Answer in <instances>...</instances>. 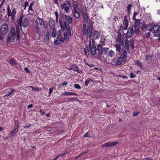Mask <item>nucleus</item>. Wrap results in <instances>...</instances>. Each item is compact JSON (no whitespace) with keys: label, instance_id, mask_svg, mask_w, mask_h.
<instances>
[{"label":"nucleus","instance_id":"obj_48","mask_svg":"<svg viewBox=\"0 0 160 160\" xmlns=\"http://www.w3.org/2000/svg\"><path fill=\"white\" fill-rule=\"evenodd\" d=\"M139 114V112H134L133 113V116H137Z\"/></svg>","mask_w":160,"mask_h":160},{"label":"nucleus","instance_id":"obj_63","mask_svg":"<svg viewBox=\"0 0 160 160\" xmlns=\"http://www.w3.org/2000/svg\"><path fill=\"white\" fill-rule=\"evenodd\" d=\"M28 5V2L27 1H26L25 2V5L24 6H25V7H27Z\"/></svg>","mask_w":160,"mask_h":160},{"label":"nucleus","instance_id":"obj_22","mask_svg":"<svg viewBox=\"0 0 160 160\" xmlns=\"http://www.w3.org/2000/svg\"><path fill=\"white\" fill-rule=\"evenodd\" d=\"M18 122L16 120L15 121V125H16L17 124V127L16 128H14L13 129L12 131L11 132V133L12 134V136L14 135L18 131Z\"/></svg>","mask_w":160,"mask_h":160},{"label":"nucleus","instance_id":"obj_57","mask_svg":"<svg viewBox=\"0 0 160 160\" xmlns=\"http://www.w3.org/2000/svg\"><path fill=\"white\" fill-rule=\"evenodd\" d=\"M135 64L136 65H139L140 62L138 61H136L135 62Z\"/></svg>","mask_w":160,"mask_h":160},{"label":"nucleus","instance_id":"obj_18","mask_svg":"<svg viewBox=\"0 0 160 160\" xmlns=\"http://www.w3.org/2000/svg\"><path fill=\"white\" fill-rule=\"evenodd\" d=\"M118 143V141L112 142H108L102 144L101 147H110L115 146Z\"/></svg>","mask_w":160,"mask_h":160},{"label":"nucleus","instance_id":"obj_2","mask_svg":"<svg viewBox=\"0 0 160 160\" xmlns=\"http://www.w3.org/2000/svg\"><path fill=\"white\" fill-rule=\"evenodd\" d=\"M92 27L89 25L87 28L86 24H84L82 28V32L84 36H87L88 38H90L92 34Z\"/></svg>","mask_w":160,"mask_h":160},{"label":"nucleus","instance_id":"obj_38","mask_svg":"<svg viewBox=\"0 0 160 160\" xmlns=\"http://www.w3.org/2000/svg\"><path fill=\"white\" fill-rule=\"evenodd\" d=\"M121 55L125 58H126L127 57V52L125 50H123L122 53L121 54Z\"/></svg>","mask_w":160,"mask_h":160},{"label":"nucleus","instance_id":"obj_21","mask_svg":"<svg viewBox=\"0 0 160 160\" xmlns=\"http://www.w3.org/2000/svg\"><path fill=\"white\" fill-rule=\"evenodd\" d=\"M142 24L143 25V27H141V28L142 29H143L144 28H145V30H147L148 31L149 30H151V25L150 24L148 25H146L145 23V22H143Z\"/></svg>","mask_w":160,"mask_h":160},{"label":"nucleus","instance_id":"obj_40","mask_svg":"<svg viewBox=\"0 0 160 160\" xmlns=\"http://www.w3.org/2000/svg\"><path fill=\"white\" fill-rule=\"evenodd\" d=\"M129 42L128 40H126L125 41V45L127 50L129 49L128 46Z\"/></svg>","mask_w":160,"mask_h":160},{"label":"nucleus","instance_id":"obj_43","mask_svg":"<svg viewBox=\"0 0 160 160\" xmlns=\"http://www.w3.org/2000/svg\"><path fill=\"white\" fill-rule=\"evenodd\" d=\"M152 59V57L150 55L147 56L146 57V60L148 61Z\"/></svg>","mask_w":160,"mask_h":160},{"label":"nucleus","instance_id":"obj_46","mask_svg":"<svg viewBox=\"0 0 160 160\" xmlns=\"http://www.w3.org/2000/svg\"><path fill=\"white\" fill-rule=\"evenodd\" d=\"M138 13V12H134L133 16V19L135 18L136 16Z\"/></svg>","mask_w":160,"mask_h":160},{"label":"nucleus","instance_id":"obj_30","mask_svg":"<svg viewBox=\"0 0 160 160\" xmlns=\"http://www.w3.org/2000/svg\"><path fill=\"white\" fill-rule=\"evenodd\" d=\"M10 91H9L8 92V94H7L6 95H5L4 96V97H8V96H10L12 94V93L15 90L14 89H12V88H10Z\"/></svg>","mask_w":160,"mask_h":160},{"label":"nucleus","instance_id":"obj_10","mask_svg":"<svg viewBox=\"0 0 160 160\" xmlns=\"http://www.w3.org/2000/svg\"><path fill=\"white\" fill-rule=\"evenodd\" d=\"M128 17L127 15H125L123 18V24L121 25L120 28L123 30H126L128 28Z\"/></svg>","mask_w":160,"mask_h":160},{"label":"nucleus","instance_id":"obj_37","mask_svg":"<svg viewBox=\"0 0 160 160\" xmlns=\"http://www.w3.org/2000/svg\"><path fill=\"white\" fill-rule=\"evenodd\" d=\"M35 31L36 34H38V35L39 34V29L38 25H36L35 28Z\"/></svg>","mask_w":160,"mask_h":160},{"label":"nucleus","instance_id":"obj_16","mask_svg":"<svg viewBox=\"0 0 160 160\" xmlns=\"http://www.w3.org/2000/svg\"><path fill=\"white\" fill-rule=\"evenodd\" d=\"M114 47L118 52H120L124 47V43L123 42L119 43V44L116 43L114 45Z\"/></svg>","mask_w":160,"mask_h":160},{"label":"nucleus","instance_id":"obj_23","mask_svg":"<svg viewBox=\"0 0 160 160\" xmlns=\"http://www.w3.org/2000/svg\"><path fill=\"white\" fill-rule=\"evenodd\" d=\"M122 35L120 32H118V35L117 38H116V40L118 42L121 43L123 42L122 41L121 39Z\"/></svg>","mask_w":160,"mask_h":160},{"label":"nucleus","instance_id":"obj_11","mask_svg":"<svg viewBox=\"0 0 160 160\" xmlns=\"http://www.w3.org/2000/svg\"><path fill=\"white\" fill-rule=\"evenodd\" d=\"M160 26L158 25H155L152 28L151 30L153 33H154V35L157 37H160Z\"/></svg>","mask_w":160,"mask_h":160},{"label":"nucleus","instance_id":"obj_8","mask_svg":"<svg viewBox=\"0 0 160 160\" xmlns=\"http://www.w3.org/2000/svg\"><path fill=\"white\" fill-rule=\"evenodd\" d=\"M134 20V30L133 32L136 34H138L140 31L139 25H140V19H137L135 18Z\"/></svg>","mask_w":160,"mask_h":160},{"label":"nucleus","instance_id":"obj_45","mask_svg":"<svg viewBox=\"0 0 160 160\" xmlns=\"http://www.w3.org/2000/svg\"><path fill=\"white\" fill-rule=\"evenodd\" d=\"M67 153V151L64 152L62 154H59L58 155V156H59V157L61 156L62 157L64 156L65 154H66Z\"/></svg>","mask_w":160,"mask_h":160},{"label":"nucleus","instance_id":"obj_26","mask_svg":"<svg viewBox=\"0 0 160 160\" xmlns=\"http://www.w3.org/2000/svg\"><path fill=\"white\" fill-rule=\"evenodd\" d=\"M78 68L77 67L76 65L75 64H73L68 69L70 70H73L75 71H76V70H77V69H78Z\"/></svg>","mask_w":160,"mask_h":160},{"label":"nucleus","instance_id":"obj_49","mask_svg":"<svg viewBox=\"0 0 160 160\" xmlns=\"http://www.w3.org/2000/svg\"><path fill=\"white\" fill-rule=\"evenodd\" d=\"M150 36V32H148L147 33H145V36L146 38H148Z\"/></svg>","mask_w":160,"mask_h":160},{"label":"nucleus","instance_id":"obj_58","mask_svg":"<svg viewBox=\"0 0 160 160\" xmlns=\"http://www.w3.org/2000/svg\"><path fill=\"white\" fill-rule=\"evenodd\" d=\"M40 113L42 115H44L45 114V112H44L41 110H40Z\"/></svg>","mask_w":160,"mask_h":160},{"label":"nucleus","instance_id":"obj_15","mask_svg":"<svg viewBox=\"0 0 160 160\" xmlns=\"http://www.w3.org/2000/svg\"><path fill=\"white\" fill-rule=\"evenodd\" d=\"M36 22L38 26L39 25L41 27H44L47 28L48 27L47 23L41 18H37L36 20Z\"/></svg>","mask_w":160,"mask_h":160},{"label":"nucleus","instance_id":"obj_34","mask_svg":"<svg viewBox=\"0 0 160 160\" xmlns=\"http://www.w3.org/2000/svg\"><path fill=\"white\" fill-rule=\"evenodd\" d=\"M67 20L68 21V22L69 23L71 24L72 23V17L71 16H68V17Z\"/></svg>","mask_w":160,"mask_h":160},{"label":"nucleus","instance_id":"obj_52","mask_svg":"<svg viewBox=\"0 0 160 160\" xmlns=\"http://www.w3.org/2000/svg\"><path fill=\"white\" fill-rule=\"evenodd\" d=\"M108 48H103V51L104 52L106 53L108 51Z\"/></svg>","mask_w":160,"mask_h":160},{"label":"nucleus","instance_id":"obj_3","mask_svg":"<svg viewBox=\"0 0 160 160\" xmlns=\"http://www.w3.org/2000/svg\"><path fill=\"white\" fill-rule=\"evenodd\" d=\"M17 10V8L13 7H12L11 8L9 6L8 7L7 15L8 17L11 16L13 21L15 19V15Z\"/></svg>","mask_w":160,"mask_h":160},{"label":"nucleus","instance_id":"obj_61","mask_svg":"<svg viewBox=\"0 0 160 160\" xmlns=\"http://www.w3.org/2000/svg\"><path fill=\"white\" fill-rule=\"evenodd\" d=\"M58 35L57 36H61V31L60 30H58Z\"/></svg>","mask_w":160,"mask_h":160},{"label":"nucleus","instance_id":"obj_4","mask_svg":"<svg viewBox=\"0 0 160 160\" xmlns=\"http://www.w3.org/2000/svg\"><path fill=\"white\" fill-rule=\"evenodd\" d=\"M18 24L24 28H26L29 24L28 20L26 18H23V16L21 15L18 21Z\"/></svg>","mask_w":160,"mask_h":160},{"label":"nucleus","instance_id":"obj_7","mask_svg":"<svg viewBox=\"0 0 160 160\" xmlns=\"http://www.w3.org/2000/svg\"><path fill=\"white\" fill-rule=\"evenodd\" d=\"M64 38L61 37L60 36H58L57 37L56 39L54 41V44L56 45H58L60 44L61 42H63L64 40H67L68 39V36L66 32L64 33Z\"/></svg>","mask_w":160,"mask_h":160},{"label":"nucleus","instance_id":"obj_35","mask_svg":"<svg viewBox=\"0 0 160 160\" xmlns=\"http://www.w3.org/2000/svg\"><path fill=\"white\" fill-rule=\"evenodd\" d=\"M92 80L90 78L87 79L85 82V85L86 86H87L89 83V82Z\"/></svg>","mask_w":160,"mask_h":160},{"label":"nucleus","instance_id":"obj_62","mask_svg":"<svg viewBox=\"0 0 160 160\" xmlns=\"http://www.w3.org/2000/svg\"><path fill=\"white\" fill-rule=\"evenodd\" d=\"M33 107L32 104H31L30 105H28V108H32Z\"/></svg>","mask_w":160,"mask_h":160},{"label":"nucleus","instance_id":"obj_28","mask_svg":"<svg viewBox=\"0 0 160 160\" xmlns=\"http://www.w3.org/2000/svg\"><path fill=\"white\" fill-rule=\"evenodd\" d=\"M143 19H146V20H149L150 18V17L149 14H146L144 15L142 17Z\"/></svg>","mask_w":160,"mask_h":160},{"label":"nucleus","instance_id":"obj_59","mask_svg":"<svg viewBox=\"0 0 160 160\" xmlns=\"http://www.w3.org/2000/svg\"><path fill=\"white\" fill-rule=\"evenodd\" d=\"M89 137V136H88V132H87L85 135L83 137Z\"/></svg>","mask_w":160,"mask_h":160},{"label":"nucleus","instance_id":"obj_25","mask_svg":"<svg viewBox=\"0 0 160 160\" xmlns=\"http://www.w3.org/2000/svg\"><path fill=\"white\" fill-rule=\"evenodd\" d=\"M62 95L64 96H70V95H77V94L72 92H65L62 94Z\"/></svg>","mask_w":160,"mask_h":160},{"label":"nucleus","instance_id":"obj_56","mask_svg":"<svg viewBox=\"0 0 160 160\" xmlns=\"http://www.w3.org/2000/svg\"><path fill=\"white\" fill-rule=\"evenodd\" d=\"M56 16V18H58V13L57 12H54Z\"/></svg>","mask_w":160,"mask_h":160},{"label":"nucleus","instance_id":"obj_14","mask_svg":"<svg viewBox=\"0 0 160 160\" xmlns=\"http://www.w3.org/2000/svg\"><path fill=\"white\" fill-rule=\"evenodd\" d=\"M124 61L123 58L120 57L118 58L117 60L115 58H114L112 60L111 63L113 65H119L122 64Z\"/></svg>","mask_w":160,"mask_h":160},{"label":"nucleus","instance_id":"obj_51","mask_svg":"<svg viewBox=\"0 0 160 160\" xmlns=\"http://www.w3.org/2000/svg\"><path fill=\"white\" fill-rule=\"evenodd\" d=\"M131 7H132V5L131 4H128V7H127L128 10L129 11L130 10Z\"/></svg>","mask_w":160,"mask_h":160},{"label":"nucleus","instance_id":"obj_27","mask_svg":"<svg viewBox=\"0 0 160 160\" xmlns=\"http://www.w3.org/2000/svg\"><path fill=\"white\" fill-rule=\"evenodd\" d=\"M108 57L112 58L114 56L115 52L111 50L108 52Z\"/></svg>","mask_w":160,"mask_h":160},{"label":"nucleus","instance_id":"obj_54","mask_svg":"<svg viewBox=\"0 0 160 160\" xmlns=\"http://www.w3.org/2000/svg\"><path fill=\"white\" fill-rule=\"evenodd\" d=\"M77 70H76V71H77V72L79 73H80V74H81V73H82V71L81 70H79V68H78V69H77Z\"/></svg>","mask_w":160,"mask_h":160},{"label":"nucleus","instance_id":"obj_24","mask_svg":"<svg viewBox=\"0 0 160 160\" xmlns=\"http://www.w3.org/2000/svg\"><path fill=\"white\" fill-rule=\"evenodd\" d=\"M97 50L98 53L100 55H101L102 54V47L101 45L100 44L98 45L97 48Z\"/></svg>","mask_w":160,"mask_h":160},{"label":"nucleus","instance_id":"obj_53","mask_svg":"<svg viewBox=\"0 0 160 160\" xmlns=\"http://www.w3.org/2000/svg\"><path fill=\"white\" fill-rule=\"evenodd\" d=\"M76 98H69L68 100L70 101H75L76 100Z\"/></svg>","mask_w":160,"mask_h":160},{"label":"nucleus","instance_id":"obj_5","mask_svg":"<svg viewBox=\"0 0 160 160\" xmlns=\"http://www.w3.org/2000/svg\"><path fill=\"white\" fill-rule=\"evenodd\" d=\"M59 23L62 30H67L68 34L70 36L71 35V31L69 25L66 22H63L59 20Z\"/></svg>","mask_w":160,"mask_h":160},{"label":"nucleus","instance_id":"obj_39","mask_svg":"<svg viewBox=\"0 0 160 160\" xmlns=\"http://www.w3.org/2000/svg\"><path fill=\"white\" fill-rule=\"evenodd\" d=\"M129 44L131 47L133 48H134V41L133 39H132L130 41Z\"/></svg>","mask_w":160,"mask_h":160},{"label":"nucleus","instance_id":"obj_60","mask_svg":"<svg viewBox=\"0 0 160 160\" xmlns=\"http://www.w3.org/2000/svg\"><path fill=\"white\" fill-rule=\"evenodd\" d=\"M67 84V83L66 82H63L62 84V86L66 85Z\"/></svg>","mask_w":160,"mask_h":160},{"label":"nucleus","instance_id":"obj_50","mask_svg":"<svg viewBox=\"0 0 160 160\" xmlns=\"http://www.w3.org/2000/svg\"><path fill=\"white\" fill-rule=\"evenodd\" d=\"M31 126V125L30 124H28L26 125H25L24 127V128H28L30 127Z\"/></svg>","mask_w":160,"mask_h":160},{"label":"nucleus","instance_id":"obj_17","mask_svg":"<svg viewBox=\"0 0 160 160\" xmlns=\"http://www.w3.org/2000/svg\"><path fill=\"white\" fill-rule=\"evenodd\" d=\"M16 36L17 40H19L20 38L19 33L22 29V26L18 24V25H16Z\"/></svg>","mask_w":160,"mask_h":160},{"label":"nucleus","instance_id":"obj_9","mask_svg":"<svg viewBox=\"0 0 160 160\" xmlns=\"http://www.w3.org/2000/svg\"><path fill=\"white\" fill-rule=\"evenodd\" d=\"M78 3L76 1L73 2V6L74 12V16L76 18H78L80 17L79 9L78 7Z\"/></svg>","mask_w":160,"mask_h":160},{"label":"nucleus","instance_id":"obj_41","mask_svg":"<svg viewBox=\"0 0 160 160\" xmlns=\"http://www.w3.org/2000/svg\"><path fill=\"white\" fill-rule=\"evenodd\" d=\"M68 16H69L63 14L61 15V17L63 19L66 20V19H67Z\"/></svg>","mask_w":160,"mask_h":160},{"label":"nucleus","instance_id":"obj_44","mask_svg":"<svg viewBox=\"0 0 160 160\" xmlns=\"http://www.w3.org/2000/svg\"><path fill=\"white\" fill-rule=\"evenodd\" d=\"M105 42V39L104 38H101L100 41V43L102 45H103L104 44Z\"/></svg>","mask_w":160,"mask_h":160},{"label":"nucleus","instance_id":"obj_1","mask_svg":"<svg viewBox=\"0 0 160 160\" xmlns=\"http://www.w3.org/2000/svg\"><path fill=\"white\" fill-rule=\"evenodd\" d=\"M88 51L90 52L92 55H94L96 53L97 48L94 45H92L90 38H88L85 42Z\"/></svg>","mask_w":160,"mask_h":160},{"label":"nucleus","instance_id":"obj_32","mask_svg":"<svg viewBox=\"0 0 160 160\" xmlns=\"http://www.w3.org/2000/svg\"><path fill=\"white\" fill-rule=\"evenodd\" d=\"M49 34L48 32H47L45 37L44 41H47L49 39Z\"/></svg>","mask_w":160,"mask_h":160},{"label":"nucleus","instance_id":"obj_31","mask_svg":"<svg viewBox=\"0 0 160 160\" xmlns=\"http://www.w3.org/2000/svg\"><path fill=\"white\" fill-rule=\"evenodd\" d=\"M34 4V2H32L29 6V9H28V11L29 12V13H31V11H32V7Z\"/></svg>","mask_w":160,"mask_h":160},{"label":"nucleus","instance_id":"obj_64","mask_svg":"<svg viewBox=\"0 0 160 160\" xmlns=\"http://www.w3.org/2000/svg\"><path fill=\"white\" fill-rule=\"evenodd\" d=\"M4 0H3L2 2L0 4V8H1L2 6V5L4 3Z\"/></svg>","mask_w":160,"mask_h":160},{"label":"nucleus","instance_id":"obj_42","mask_svg":"<svg viewBox=\"0 0 160 160\" xmlns=\"http://www.w3.org/2000/svg\"><path fill=\"white\" fill-rule=\"evenodd\" d=\"M74 88L78 89H80L81 88L79 85L78 84H76L74 85Z\"/></svg>","mask_w":160,"mask_h":160},{"label":"nucleus","instance_id":"obj_6","mask_svg":"<svg viewBox=\"0 0 160 160\" xmlns=\"http://www.w3.org/2000/svg\"><path fill=\"white\" fill-rule=\"evenodd\" d=\"M15 38H16L15 29L14 27H12L11 28L10 34L8 35V36L6 40L7 43H8L13 41Z\"/></svg>","mask_w":160,"mask_h":160},{"label":"nucleus","instance_id":"obj_29","mask_svg":"<svg viewBox=\"0 0 160 160\" xmlns=\"http://www.w3.org/2000/svg\"><path fill=\"white\" fill-rule=\"evenodd\" d=\"M51 36L53 38L55 37L56 36V30L55 28H53L52 30Z\"/></svg>","mask_w":160,"mask_h":160},{"label":"nucleus","instance_id":"obj_12","mask_svg":"<svg viewBox=\"0 0 160 160\" xmlns=\"http://www.w3.org/2000/svg\"><path fill=\"white\" fill-rule=\"evenodd\" d=\"M61 9H63L66 13H68L69 12V10L71 8L70 3L67 1L65 2L63 4L61 5Z\"/></svg>","mask_w":160,"mask_h":160},{"label":"nucleus","instance_id":"obj_13","mask_svg":"<svg viewBox=\"0 0 160 160\" xmlns=\"http://www.w3.org/2000/svg\"><path fill=\"white\" fill-rule=\"evenodd\" d=\"M9 31L8 27L7 24L4 23L2 25L0 28V32L3 35L6 34Z\"/></svg>","mask_w":160,"mask_h":160},{"label":"nucleus","instance_id":"obj_36","mask_svg":"<svg viewBox=\"0 0 160 160\" xmlns=\"http://www.w3.org/2000/svg\"><path fill=\"white\" fill-rule=\"evenodd\" d=\"M30 87L32 88V90L35 91H38L41 90V89H39L37 88L34 87L33 86H30Z\"/></svg>","mask_w":160,"mask_h":160},{"label":"nucleus","instance_id":"obj_20","mask_svg":"<svg viewBox=\"0 0 160 160\" xmlns=\"http://www.w3.org/2000/svg\"><path fill=\"white\" fill-rule=\"evenodd\" d=\"M134 29H133L132 28H128L126 33V37L127 38H129L131 37L132 33H134Z\"/></svg>","mask_w":160,"mask_h":160},{"label":"nucleus","instance_id":"obj_55","mask_svg":"<svg viewBox=\"0 0 160 160\" xmlns=\"http://www.w3.org/2000/svg\"><path fill=\"white\" fill-rule=\"evenodd\" d=\"M53 89L52 88H49V93L51 94L53 91Z\"/></svg>","mask_w":160,"mask_h":160},{"label":"nucleus","instance_id":"obj_19","mask_svg":"<svg viewBox=\"0 0 160 160\" xmlns=\"http://www.w3.org/2000/svg\"><path fill=\"white\" fill-rule=\"evenodd\" d=\"M92 36L93 38L92 39V42H93L94 40L98 39L100 38V34L98 31L95 30L93 32Z\"/></svg>","mask_w":160,"mask_h":160},{"label":"nucleus","instance_id":"obj_33","mask_svg":"<svg viewBox=\"0 0 160 160\" xmlns=\"http://www.w3.org/2000/svg\"><path fill=\"white\" fill-rule=\"evenodd\" d=\"M9 63L12 65H14L16 64L15 60L12 58L9 59Z\"/></svg>","mask_w":160,"mask_h":160},{"label":"nucleus","instance_id":"obj_47","mask_svg":"<svg viewBox=\"0 0 160 160\" xmlns=\"http://www.w3.org/2000/svg\"><path fill=\"white\" fill-rule=\"evenodd\" d=\"M135 76V75L132 72H131L130 73V77L131 78H134Z\"/></svg>","mask_w":160,"mask_h":160}]
</instances>
